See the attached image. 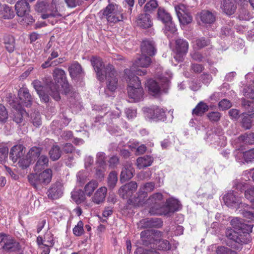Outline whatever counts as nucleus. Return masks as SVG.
<instances>
[{
	"label": "nucleus",
	"mask_w": 254,
	"mask_h": 254,
	"mask_svg": "<svg viewBox=\"0 0 254 254\" xmlns=\"http://www.w3.org/2000/svg\"><path fill=\"white\" fill-rule=\"evenodd\" d=\"M231 224L237 231L228 228L226 231V236L231 241L230 246L238 250L243 244L250 241V233L252 232L253 225L245 224L243 219L238 217L233 218Z\"/></svg>",
	"instance_id": "nucleus-1"
},
{
	"label": "nucleus",
	"mask_w": 254,
	"mask_h": 254,
	"mask_svg": "<svg viewBox=\"0 0 254 254\" xmlns=\"http://www.w3.org/2000/svg\"><path fill=\"white\" fill-rule=\"evenodd\" d=\"M91 63L96 73L98 79L103 82L106 79L107 88L111 91H114L117 87V73L111 64L104 66L102 60L99 57H93L91 59Z\"/></svg>",
	"instance_id": "nucleus-2"
},
{
	"label": "nucleus",
	"mask_w": 254,
	"mask_h": 254,
	"mask_svg": "<svg viewBox=\"0 0 254 254\" xmlns=\"http://www.w3.org/2000/svg\"><path fill=\"white\" fill-rule=\"evenodd\" d=\"M124 78L128 83L127 92L130 102H137L142 100L143 89L139 78L133 75L130 69L125 70Z\"/></svg>",
	"instance_id": "nucleus-3"
},
{
	"label": "nucleus",
	"mask_w": 254,
	"mask_h": 254,
	"mask_svg": "<svg viewBox=\"0 0 254 254\" xmlns=\"http://www.w3.org/2000/svg\"><path fill=\"white\" fill-rule=\"evenodd\" d=\"M53 77L57 83H51L49 85L51 96L56 101L61 99L60 92L63 90L64 92L68 90L69 85L66 80L65 71L59 68H56L53 71Z\"/></svg>",
	"instance_id": "nucleus-4"
},
{
	"label": "nucleus",
	"mask_w": 254,
	"mask_h": 254,
	"mask_svg": "<svg viewBox=\"0 0 254 254\" xmlns=\"http://www.w3.org/2000/svg\"><path fill=\"white\" fill-rule=\"evenodd\" d=\"M56 0H52L51 4H48L46 1L37 2L35 6L36 11L43 13L41 17L43 19L50 17H59L61 14L57 10L56 7Z\"/></svg>",
	"instance_id": "nucleus-5"
},
{
	"label": "nucleus",
	"mask_w": 254,
	"mask_h": 254,
	"mask_svg": "<svg viewBox=\"0 0 254 254\" xmlns=\"http://www.w3.org/2000/svg\"><path fill=\"white\" fill-rule=\"evenodd\" d=\"M103 15L106 17L107 21L110 23H117L122 21L124 19L123 14L116 4H109L103 10Z\"/></svg>",
	"instance_id": "nucleus-6"
},
{
	"label": "nucleus",
	"mask_w": 254,
	"mask_h": 254,
	"mask_svg": "<svg viewBox=\"0 0 254 254\" xmlns=\"http://www.w3.org/2000/svg\"><path fill=\"white\" fill-rule=\"evenodd\" d=\"M157 18L161 21L164 24V31L166 35L168 33H174L177 29L172 21V18L170 14L163 7H159L157 10Z\"/></svg>",
	"instance_id": "nucleus-7"
},
{
	"label": "nucleus",
	"mask_w": 254,
	"mask_h": 254,
	"mask_svg": "<svg viewBox=\"0 0 254 254\" xmlns=\"http://www.w3.org/2000/svg\"><path fill=\"white\" fill-rule=\"evenodd\" d=\"M151 62V59L149 56L142 54V55L134 61L132 66L129 69L131 71L133 75H134L135 73V74L138 75H144L146 73V69L141 70L137 69V67H147L150 64Z\"/></svg>",
	"instance_id": "nucleus-8"
},
{
	"label": "nucleus",
	"mask_w": 254,
	"mask_h": 254,
	"mask_svg": "<svg viewBox=\"0 0 254 254\" xmlns=\"http://www.w3.org/2000/svg\"><path fill=\"white\" fill-rule=\"evenodd\" d=\"M175 11L182 25H188L192 21V17L190 12L189 9L184 4H178L175 7Z\"/></svg>",
	"instance_id": "nucleus-9"
},
{
	"label": "nucleus",
	"mask_w": 254,
	"mask_h": 254,
	"mask_svg": "<svg viewBox=\"0 0 254 254\" xmlns=\"http://www.w3.org/2000/svg\"><path fill=\"white\" fill-rule=\"evenodd\" d=\"M161 233L158 231L147 230L142 231L140 233V238L142 245L148 246L153 244L155 247V243L158 242V239L161 237Z\"/></svg>",
	"instance_id": "nucleus-10"
},
{
	"label": "nucleus",
	"mask_w": 254,
	"mask_h": 254,
	"mask_svg": "<svg viewBox=\"0 0 254 254\" xmlns=\"http://www.w3.org/2000/svg\"><path fill=\"white\" fill-rule=\"evenodd\" d=\"M167 206L164 207V209L154 210L152 208L150 211L152 215H166L169 212H173L178 211L181 208L179 201L176 199L170 198L167 200Z\"/></svg>",
	"instance_id": "nucleus-11"
},
{
	"label": "nucleus",
	"mask_w": 254,
	"mask_h": 254,
	"mask_svg": "<svg viewBox=\"0 0 254 254\" xmlns=\"http://www.w3.org/2000/svg\"><path fill=\"white\" fill-rule=\"evenodd\" d=\"M143 110L146 117L150 120L164 121L166 118L165 110L157 106L144 108Z\"/></svg>",
	"instance_id": "nucleus-12"
},
{
	"label": "nucleus",
	"mask_w": 254,
	"mask_h": 254,
	"mask_svg": "<svg viewBox=\"0 0 254 254\" xmlns=\"http://www.w3.org/2000/svg\"><path fill=\"white\" fill-rule=\"evenodd\" d=\"M175 48L174 49V58L178 62L182 61L184 57L188 52L189 48L188 42L182 39H178L175 42Z\"/></svg>",
	"instance_id": "nucleus-13"
},
{
	"label": "nucleus",
	"mask_w": 254,
	"mask_h": 254,
	"mask_svg": "<svg viewBox=\"0 0 254 254\" xmlns=\"http://www.w3.org/2000/svg\"><path fill=\"white\" fill-rule=\"evenodd\" d=\"M41 149L39 147H33L30 148L27 155H25V158L21 160L20 162V167L23 169L28 167L32 161L35 160L39 157Z\"/></svg>",
	"instance_id": "nucleus-14"
},
{
	"label": "nucleus",
	"mask_w": 254,
	"mask_h": 254,
	"mask_svg": "<svg viewBox=\"0 0 254 254\" xmlns=\"http://www.w3.org/2000/svg\"><path fill=\"white\" fill-rule=\"evenodd\" d=\"M154 188V184L152 182L147 183L140 187L138 192V197L135 199L138 206L145 203L144 198L147 197V192L153 190Z\"/></svg>",
	"instance_id": "nucleus-15"
},
{
	"label": "nucleus",
	"mask_w": 254,
	"mask_h": 254,
	"mask_svg": "<svg viewBox=\"0 0 254 254\" xmlns=\"http://www.w3.org/2000/svg\"><path fill=\"white\" fill-rule=\"evenodd\" d=\"M225 204L228 207H236L239 205L244 206L245 203L241 202L240 197L234 191H229L223 196Z\"/></svg>",
	"instance_id": "nucleus-16"
},
{
	"label": "nucleus",
	"mask_w": 254,
	"mask_h": 254,
	"mask_svg": "<svg viewBox=\"0 0 254 254\" xmlns=\"http://www.w3.org/2000/svg\"><path fill=\"white\" fill-rule=\"evenodd\" d=\"M24 147L21 144L16 145L13 146L10 151L9 157L13 163L18 161V164L20 167V161L23 158H25L24 155L25 152Z\"/></svg>",
	"instance_id": "nucleus-17"
},
{
	"label": "nucleus",
	"mask_w": 254,
	"mask_h": 254,
	"mask_svg": "<svg viewBox=\"0 0 254 254\" xmlns=\"http://www.w3.org/2000/svg\"><path fill=\"white\" fill-rule=\"evenodd\" d=\"M137 188V183L131 181L122 186L119 190V193L122 198H127L135 191Z\"/></svg>",
	"instance_id": "nucleus-18"
},
{
	"label": "nucleus",
	"mask_w": 254,
	"mask_h": 254,
	"mask_svg": "<svg viewBox=\"0 0 254 254\" xmlns=\"http://www.w3.org/2000/svg\"><path fill=\"white\" fill-rule=\"evenodd\" d=\"M163 198V195L160 192H156L153 194L150 197L146 200V204L151 205L149 210L150 213L151 209L153 208L154 210L161 209L162 210L164 208L161 205V201Z\"/></svg>",
	"instance_id": "nucleus-19"
},
{
	"label": "nucleus",
	"mask_w": 254,
	"mask_h": 254,
	"mask_svg": "<svg viewBox=\"0 0 254 254\" xmlns=\"http://www.w3.org/2000/svg\"><path fill=\"white\" fill-rule=\"evenodd\" d=\"M63 193V187L60 182H57L52 185L48 190L47 195L51 199H58L62 196Z\"/></svg>",
	"instance_id": "nucleus-20"
},
{
	"label": "nucleus",
	"mask_w": 254,
	"mask_h": 254,
	"mask_svg": "<svg viewBox=\"0 0 254 254\" xmlns=\"http://www.w3.org/2000/svg\"><path fill=\"white\" fill-rule=\"evenodd\" d=\"M134 170L131 163L126 162L122 169L120 175V181L122 183H124L133 176Z\"/></svg>",
	"instance_id": "nucleus-21"
},
{
	"label": "nucleus",
	"mask_w": 254,
	"mask_h": 254,
	"mask_svg": "<svg viewBox=\"0 0 254 254\" xmlns=\"http://www.w3.org/2000/svg\"><path fill=\"white\" fill-rule=\"evenodd\" d=\"M19 104L26 107H30L32 103V99L29 90L26 88H21L18 91Z\"/></svg>",
	"instance_id": "nucleus-22"
},
{
	"label": "nucleus",
	"mask_w": 254,
	"mask_h": 254,
	"mask_svg": "<svg viewBox=\"0 0 254 254\" xmlns=\"http://www.w3.org/2000/svg\"><path fill=\"white\" fill-rule=\"evenodd\" d=\"M198 17L204 24H212L216 20L215 14L207 10H202L198 14Z\"/></svg>",
	"instance_id": "nucleus-23"
},
{
	"label": "nucleus",
	"mask_w": 254,
	"mask_h": 254,
	"mask_svg": "<svg viewBox=\"0 0 254 254\" xmlns=\"http://www.w3.org/2000/svg\"><path fill=\"white\" fill-rule=\"evenodd\" d=\"M221 8L223 11L228 15L233 14L237 9L235 0H223Z\"/></svg>",
	"instance_id": "nucleus-24"
},
{
	"label": "nucleus",
	"mask_w": 254,
	"mask_h": 254,
	"mask_svg": "<svg viewBox=\"0 0 254 254\" xmlns=\"http://www.w3.org/2000/svg\"><path fill=\"white\" fill-rule=\"evenodd\" d=\"M141 50L142 54L149 57L154 56L156 53L154 43L149 40L143 41L141 45Z\"/></svg>",
	"instance_id": "nucleus-25"
},
{
	"label": "nucleus",
	"mask_w": 254,
	"mask_h": 254,
	"mask_svg": "<svg viewBox=\"0 0 254 254\" xmlns=\"http://www.w3.org/2000/svg\"><path fill=\"white\" fill-rule=\"evenodd\" d=\"M36 242L38 246L42 245L53 247L55 244L53 235L50 231H47L43 238L40 236H38Z\"/></svg>",
	"instance_id": "nucleus-26"
},
{
	"label": "nucleus",
	"mask_w": 254,
	"mask_h": 254,
	"mask_svg": "<svg viewBox=\"0 0 254 254\" xmlns=\"http://www.w3.org/2000/svg\"><path fill=\"white\" fill-rule=\"evenodd\" d=\"M15 9L17 15L19 17L30 12L29 4L25 0H19L17 1L15 5Z\"/></svg>",
	"instance_id": "nucleus-27"
},
{
	"label": "nucleus",
	"mask_w": 254,
	"mask_h": 254,
	"mask_svg": "<svg viewBox=\"0 0 254 254\" xmlns=\"http://www.w3.org/2000/svg\"><path fill=\"white\" fill-rule=\"evenodd\" d=\"M107 192V189L105 187L99 188L92 197L93 202L97 204L103 203L105 201Z\"/></svg>",
	"instance_id": "nucleus-28"
},
{
	"label": "nucleus",
	"mask_w": 254,
	"mask_h": 254,
	"mask_svg": "<svg viewBox=\"0 0 254 254\" xmlns=\"http://www.w3.org/2000/svg\"><path fill=\"white\" fill-rule=\"evenodd\" d=\"M243 157L244 160L247 162L254 161V148L245 152L237 151L236 154V159L238 162H241L240 158Z\"/></svg>",
	"instance_id": "nucleus-29"
},
{
	"label": "nucleus",
	"mask_w": 254,
	"mask_h": 254,
	"mask_svg": "<svg viewBox=\"0 0 254 254\" xmlns=\"http://www.w3.org/2000/svg\"><path fill=\"white\" fill-rule=\"evenodd\" d=\"M137 23L139 26L144 28L150 27L152 22L150 15L145 13L139 15L137 18Z\"/></svg>",
	"instance_id": "nucleus-30"
},
{
	"label": "nucleus",
	"mask_w": 254,
	"mask_h": 254,
	"mask_svg": "<svg viewBox=\"0 0 254 254\" xmlns=\"http://www.w3.org/2000/svg\"><path fill=\"white\" fill-rule=\"evenodd\" d=\"M153 161L152 157L149 155H145L139 157L136 160V166L139 169L150 166Z\"/></svg>",
	"instance_id": "nucleus-31"
},
{
	"label": "nucleus",
	"mask_w": 254,
	"mask_h": 254,
	"mask_svg": "<svg viewBox=\"0 0 254 254\" xmlns=\"http://www.w3.org/2000/svg\"><path fill=\"white\" fill-rule=\"evenodd\" d=\"M28 180L30 185L36 190L40 189L43 186L40 180L39 174H29L28 176Z\"/></svg>",
	"instance_id": "nucleus-32"
},
{
	"label": "nucleus",
	"mask_w": 254,
	"mask_h": 254,
	"mask_svg": "<svg viewBox=\"0 0 254 254\" xmlns=\"http://www.w3.org/2000/svg\"><path fill=\"white\" fill-rule=\"evenodd\" d=\"M72 199L77 204H80L84 201L86 199L85 194L81 190H74L71 192Z\"/></svg>",
	"instance_id": "nucleus-33"
},
{
	"label": "nucleus",
	"mask_w": 254,
	"mask_h": 254,
	"mask_svg": "<svg viewBox=\"0 0 254 254\" xmlns=\"http://www.w3.org/2000/svg\"><path fill=\"white\" fill-rule=\"evenodd\" d=\"M0 15L4 19H11L14 14L12 9L5 4H0Z\"/></svg>",
	"instance_id": "nucleus-34"
},
{
	"label": "nucleus",
	"mask_w": 254,
	"mask_h": 254,
	"mask_svg": "<svg viewBox=\"0 0 254 254\" xmlns=\"http://www.w3.org/2000/svg\"><path fill=\"white\" fill-rule=\"evenodd\" d=\"M242 117L243 127L246 129H250L254 125V113L244 114Z\"/></svg>",
	"instance_id": "nucleus-35"
},
{
	"label": "nucleus",
	"mask_w": 254,
	"mask_h": 254,
	"mask_svg": "<svg viewBox=\"0 0 254 254\" xmlns=\"http://www.w3.org/2000/svg\"><path fill=\"white\" fill-rule=\"evenodd\" d=\"M69 74L72 78H75L82 72V67L77 62H73L68 67Z\"/></svg>",
	"instance_id": "nucleus-36"
},
{
	"label": "nucleus",
	"mask_w": 254,
	"mask_h": 254,
	"mask_svg": "<svg viewBox=\"0 0 254 254\" xmlns=\"http://www.w3.org/2000/svg\"><path fill=\"white\" fill-rule=\"evenodd\" d=\"M208 106L203 101L197 104L195 108L192 110V115L197 116H201L208 110Z\"/></svg>",
	"instance_id": "nucleus-37"
},
{
	"label": "nucleus",
	"mask_w": 254,
	"mask_h": 254,
	"mask_svg": "<svg viewBox=\"0 0 254 254\" xmlns=\"http://www.w3.org/2000/svg\"><path fill=\"white\" fill-rule=\"evenodd\" d=\"M146 87L150 94L153 95L158 94L160 90V87L158 83L153 79H149L146 83Z\"/></svg>",
	"instance_id": "nucleus-38"
},
{
	"label": "nucleus",
	"mask_w": 254,
	"mask_h": 254,
	"mask_svg": "<svg viewBox=\"0 0 254 254\" xmlns=\"http://www.w3.org/2000/svg\"><path fill=\"white\" fill-rule=\"evenodd\" d=\"M39 174L43 186L47 185L50 183L52 177V172L51 169H46Z\"/></svg>",
	"instance_id": "nucleus-39"
},
{
	"label": "nucleus",
	"mask_w": 254,
	"mask_h": 254,
	"mask_svg": "<svg viewBox=\"0 0 254 254\" xmlns=\"http://www.w3.org/2000/svg\"><path fill=\"white\" fill-rule=\"evenodd\" d=\"M98 186V182L95 180H92L85 186L83 191L87 196H90Z\"/></svg>",
	"instance_id": "nucleus-40"
},
{
	"label": "nucleus",
	"mask_w": 254,
	"mask_h": 254,
	"mask_svg": "<svg viewBox=\"0 0 254 254\" xmlns=\"http://www.w3.org/2000/svg\"><path fill=\"white\" fill-rule=\"evenodd\" d=\"M158 6V1L156 0H150L144 6L143 11L145 13L149 14L153 12Z\"/></svg>",
	"instance_id": "nucleus-41"
},
{
	"label": "nucleus",
	"mask_w": 254,
	"mask_h": 254,
	"mask_svg": "<svg viewBox=\"0 0 254 254\" xmlns=\"http://www.w3.org/2000/svg\"><path fill=\"white\" fill-rule=\"evenodd\" d=\"M194 48L200 49L208 45L210 43L209 40L203 37L197 38L192 42Z\"/></svg>",
	"instance_id": "nucleus-42"
},
{
	"label": "nucleus",
	"mask_w": 254,
	"mask_h": 254,
	"mask_svg": "<svg viewBox=\"0 0 254 254\" xmlns=\"http://www.w3.org/2000/svg\"><path fill=\"white\" fill-rule=\"evenodd\" d=\"M155 247L158 250L165 251L170 248V245L167 240L162 239L161 235L158 239V242L155 243Z\"/></svg>",
	"instance_id": "nucleus-43"
},
{
	"label": "nucleus",
	"mask_w": 254,
	"mask_h": 254,
	"mask_svg": "<svg viewBox=\"0 0 254 254\" xmlns=\"http://www.w3.org/2000/svg\"><path fill=\"white\" fill-rule=\"evenodd\" d=\"M118 181V174L115 171L111 172L108 177L107 183L110 189H113Z\"/></svg>",
	"instance_id": "nucleus-44"
},
{
	"label": "nucleus",
	"mask_w": 254,
	"mask_h": 254,
	"mask_svg": "<svg viewBox=\"0 0 254 254\" xmlns=\"http://www.w3.org/2000/svg\"><path fill=\"white\" fill-rule=\"evenodd\" d=\"M50 156L53 160H57L60 158L61 155V151L60 147L57 145H54L49 151Z\"/></svg>",
	"instance_id": "nucleus-45"
},
{
	"label": "nucleus",
	"mask_w": 254,
	"mask_h": 254,
	"mask_svg": "<svg viewBox=\"0 0 254 254\" xmlns=\"http://www.w3.org/2000/svg\"><path fill=\"white\" fill-rule=\"evenodd\" d=\"M4 44L6 49L9 52H12L14 49V40L12 36H8L4 39Z\"/></svg>",
	"instance_id": "nucleus-46"
},
{
	"label": "nucleus",
	"mask_w": 254,
	"mask_h": 254,
	"mask_svg": "<svg viewBox=\"0 0 254 254\" xmlns=\"http://www.w3.org/2000/svg\"><path fill=\"white\" fill-rule=\"evenodd\" d=\"M17 245V243L14 242V240L11 237H9L7 240L5 242L3 248L6 251H13L15 250Z\"/></svg>",
	"instance_id": "nucleus-47"
},
{
	"label": "nucleus",
	"mask_w": 254,
	"mask_h": 254,
	"mask_svg": "<svg viewBox=\"0 0 254 254\" xmlns=\"http://www.w3.org/2000/svg\"><path fill=\"white\" fill-rule=\"evenodd\" d=\"M49 159L46 156L41 155L38 159L35 166V170H40L42 167L47 166Z\"/></svg>",
	"instance_id": "nucleus-48"
},
{
	"label": "nucleus",
	"mask_w": 254,
	"mask_h": 254,
	"mask_svg": "<svg viewBox=\"0 0 254 254\" xmlns=\"http://www.w3.org/2000/svg\"><path fill=\"white\" fill-rule=\"evenodd\" d=\"M217 254H238L237 253L233 250L225 246H218L216 249Z\"/></svg>",
	"instance_id": "nucleus-49"
},
{
	"label": "nucleus",
	"mask_w": 254,
	"mask_h": 254,
	"mask_svg": "<svg viewBox=\"0 0 254 254\" xmlns=\"http://www.w3.org/2000/svg\"><path fill=\"white\" fill-rule=\"evenodd\" d=\"M241 140L243 141L246 143L253 144L254 143V133L250 134H245L239 137Z\"/></svg>",
	"instance_id": "nucleus-50"
},
{
	"label": "nucleus",
	"mask_w": 254,
	"mask_h": 254,
	"mask_svg": "<svg viewBox=\"0 0 254 254\" xmlns=\"http://www.w3.org/2000/svg\"><path fill=\"white\" fill-rule=\"evenodd\" d=\"M244 206L245 207V208L242 212L244 217L254 221V211L249 210L250 208L248 207V205L247 204H245Z\"/></svg>",
	"instance_id": "nucleus-51"
},
{
	"label": "nucleus",
	"mask_w": 254,
	"mask_h": 254,
	"mask_svg": "<svg viewBox=\"0 0 254 254\" xmlns=\"http://www.w3.org/2000/svg\"><path fill=\"white\" fill-rule=\"evenodd\" d=\"M73 233L76 236H80L83 234V223L81 221H79L73 228Z\"/></svg>",
	"instance_id": "nucleus-52"
},
{
	"label": "nucleus",
	"mask_w": 254,
	"mask_h": 254,
	"mask_svg": "<svg viewBox=\"0 0 254 254\" xmlns=\"http://www.w3.org/2000/svg\"><path fill=\"white\" fill-rule=\"evenodd\" d=\"M166 75H163L162 76L159 77L160 81L162 84V86H164L165 87H167L169 85V83L170 81V79L172 77V73L168 71L166 72Z\"/></svg>",
	"instance_id": "nucleus-53"
},
{
	"label": "nucleus",
	"mask_w": 254,
	"mask_h": 254,
	"mask_svg": "<svg viewBox=\"0 0 254 254\" xmlns=\"http://www.w3.org/2000/svg\"><path fill=\"white\" fill-rule=\"evenodd\" d=\"M134 254H159V253L154 249H144L142 247H139L135 251Z\"/></svg>",
	"instance_id": "nucleus-54"
},
{
	"label": "nucleus",
	"mask_w": 254,
	"mask_h": 254,
	"mask_svg": "<svg viewBox=\"0 0 254 254\" xmlns=\"http://www.w3.org/2000/svg\"><path fill=\"white\" fill-rule=\"evenodd\" d=\"M20 17H22V20L20 22L23 24L29 25L35 21L33 17L29 14V13H27L25 15L21 16Z\"/></svg>",
	"instance_id": "nucleus-55"
},
{
	"label": "nucleus",
	"mask_w": 254,
	"mask_h": 254,
	"mask_svg": "<svg viewBox=\"0 0 254 254\" xmlns=\"http://www.w3.org/2000/svg\"><path fill=\"white\" fill-rule=\"evenodd\" d=\"M8 148L7 147L0 148V163H2L5 161L7 158Z\"/></svg>",
	"instance_id": "nucleus-56"
},
{
	"label": "nucleus",
	"mask_w": 254,
	"mask_h": 254,
	"mask_svg": "<svg viewBox=\"0 0 254 254\" xmlns=\"http://www.w3.org/2000/svg\"><path fill=\"white\" fill-rule=\"evenodd\" d=\"M8 118L7 112L4 106L0 104V122H5Z\"/></svg>",
	"instance_id": "nucleus-57"
},
{
	"label": "nucleus",
	"mask_w": 254,
	"mask_h": 254,
	"mask_svg": "<svg viewBox=\"0 0 254 254\" xmlns=\"http://www.w3.org/2000/svg\"><path fill=\"white\" fill-rule=\"evenodd\" d=\"M32 85L37 94L45 90V87L43 85L41 82L37 79L34 80L33 81Z\"/></svg>",
	"instance_id": "nucleus-58"
},
{
	"label": "nucleus",
	"mask_w": 254,
	"mask_h": 254,
	"mask_svg": "<svg viewBox=\"0 0 254 254\" xmlns=\"http://www.w3.org/2000/svg\"><path fill=\"white\" fill-rule=\"evenodd\" d=\"M207 117L211 122H215L219 121L221 115L218 112H211L207 114Z\"/></svg>",
	"instance_id": "nucleus-59"
},
{
	"label": "nucleus",
	"mask_w": 254,
	"mask_h": 254,
	"mask_svg": "<svg viewBox=\"0 0 254 254\" xmlns=\"http://www.w3.org/2000/svg\"><path fill=\"white\" fill-rule=\"evenodd\" d=\"M129 146L132 148H135L137 147L136 152L138 153V154H143L146 150V147L144 145H141L138 146V143L137 142H134L133 143V145L130 144Z\"/></svg>",
	"instance_id": "nucleus-60"
},
{
	"label": "nucleus",
	"mask_w": 254,
	"mask_h": 254,
	"mask_svg": "<svg viewBox=\"0 0 254 254\" xmlns=\"http://www.w3.org/2000/svg\"><path fill=\"white\" fill-rule=\"evenodd\" d=\"M245 195L247 199L254 203V187L246 190L245 192Z\"/></svg>",
	"instance_id": "nucleus-61"
},
{
	"label": "nucleus",
	"mask_w": 254,
	"mask_h": 254,
	"mask_svg": "<svg viewBox=\"0 0 254 254\" xmlns=\"http://www.w3.org/2000/svg\"><path fill=\"white\" fill-rule=\"evenodd\" d=\"M252 16L249 11L242 9L239 15V18L242 20H249Z\"/></svg>",
	"instance_id": "nucleus-62"
},
{
	"label": "nucleus",
	"mask_w": 254,
	"mask_h": 254,
	"mask_svg": "<svg viewBox=\"0 0 254 254\" xmlns=\"http://www.w3.org/2000/svg\"><path fill=\"white\" fill-rule=\"evenodd\" d=\"M246 97L254 100V86L248 87L244 90Z\"/></svg>",
	"instance_id": "nucleus-63"
},
{
	"label": "nucleus",
	"mask_w": 254,
	"mask_h": 254,
	"mask_svg": "<svg viewBox=\"0 0 254 254\" xmlns=\"http://www.w3.org/2000/svg\"><path fill=\"white\" fill-rule=\"evenodd\" d=\"M97 160L96 162L98 163L100 166H105V154L104 152H99L96 155Z\"/></svg>",
	"instance_id": "nucleus-64"
}]
</instances>
